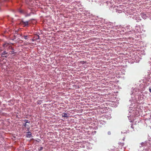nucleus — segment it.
Segmentation results:
<instances>
[{"label": "nucleus", "instance_id": "4", "mask_svg": "<svg viewBox=\"0 0 151 151\" xmlns=\"http://www.w3.org/2000/svg\"><path fill=\"white\" fill-rule=\"evenodd\" d=\"M9 45V44L7 42H4V44H3V46L4 47H6Z\"/></svg>", "mask_w": 151, "mask_h": 151}, {"label": "nucleus", "instance_id": "9", "mask_svg": "<svg viewBox=\"0 0 151 151\" xmlns=\"http://www.w3.org/2000/svg\"><path fill=\"white\" fill-rule=\"evenodd\" d=\"M27 124H26L25 123V124L24 125V126L25 127H26V128H27L28 127H27Z\"/></svg>", "mask_w": 151, "mask_h": 151}, {"label": "nucleus", "instance_id": "2", "mask_svg": "<svg viewBox=\"0 0 151 151\" xmlns=\"http://www.w3.org/2000/svg\"><path fill=\"white\" fill-rule=\"evenodd\" d=\"M27 133L28 134H26V137H30L32 136L31 133L30 132H29Z\"/></svg>", "mask_w": 151, "mask_h": 151}, {"label": "nucleus", "instance_id": "15", "mask_svg": "<svg viewBox=\"0 0 151 151\" xmlns=\"http://www.w3.org/2000/svg\"><path fill=\"white\" fill-rule=\"evenodd\" d=\"M4 54L5 53L6 54V53H5V52H4ZM2 55H4V54H2Z\"/></svg>", "mask_w": 151, "mask_h": 151}, {"label": "nucleus", "instance_id": "12", "mask_svg": "<svg viewBox=\"0 0 151 151\" xmlns=\"http://www.w3.org/2000/svg\"><path fill=\"white\" fill-rule=\"evenodd\" d=\"M4 1L5 2H7L9 1V0H4Z\"/></svg>", "mask_w": 151, "mask_h": 151}, {"label": "nucleus", "instance_id": "17", "mask_svg": "<svg viewBox=\"0 0 151 151\" xmlns=\"http://www.w3.org/2000/svg\"><path fill=\"white\" fill-rule=\"evenodd\" d=\"M32 41H34V40H33V39H32Z\"/></svg>", "mask_w": 151, "mask_h": 151}, {"label": "nucleus", "instance_id": "16", "mask_svg": "<svg viewBox=\"0 0 151 151\" xmlns=\"http://www.w3.org/2000/svg\"><path fill=\"white\" fill-rule=\"evenodd\" d=\"M20 12H22V11H20Z\"/></svg>", "mask_w": 151, "mask_h": 151}, {"label": "nucleus", "instance_id": "14", "mask_svg": "<svg viewBox=\"0 0 151 151\" xmlns=\"http://www.w3.org/2000/svg\"><path fill=\"white\" fill-rule=\"evenodd\" d=\"M131 127L133 129L134 128V127H133V125H132L131 126Z\"/></svg>", "mask_w": 151, "mask_h": 151}, {"label": "nucleus", "instance_id": "18", "mask_svg": "<svg viewBox=\"0 0 151 151\" xmlns=\"http://www.w3.org/2000/svg\"><path fill=\"white\" fill-rule=\"evenodd\" d=\"M42 147H41V150H42Z\"/></svg>", "mask_w": 151, "mask_h": 151}, {"label": "nucleus", "instance_id": "8", "mask_svg": "<svg viewBox=\"0 0 151 151\" xmlns=\"http://www.w3.org/2000/svg\"><path fill=\"white\" fill-rule=\"evenodd\" d=\"M25 122L26 124L27 123H29V122H28V120H25Z\"/></svg>", "mask_w": 151, "mask_h": 151}, {"label": "nucleus", "instance_id": "5", "mask_svg": "<svg viewBox=\"0 0 151 151\" xmlns=\"http://www.w3.org/2000/svg\"><path fill=\"white\" fill-rule=\"evenodd\" d=\"M10 102H12V104H9L10 105H13L14 104V102H13V100H11L10 101Z\"/></svg>", "mask_w": 151, "mask_h": 151}, {"label": "nucleus", "instance_id": "7", "mask_svg": "<svg viewBox=\"0 0 151 151\" xmlns=\"http://www.w3.org/2000/svg\"><path fill=\"white\" fill-rule=\"evenodd\" d=\"M40 37L39 35H37L36 36V39H39Z\"/></svg>", "mask_w": 151, "mask_h": 151}, {"label": "nucleus", "instance_id": "11", "mask_svg": "<svg viewBox=\"0 0 151 151\" xmlns=\"http://www.w3.org/2000/svg\"><path fill=\"white\" fill-rule=\"evenodd\" d=\"M81 63H82V64H84V63H86V62H84V61H82V62H81Z\"/></svg>", "mask_w": 151, "mask_h": 151}, {"label": "nucleus", "instance_id": "10", "mask_svg": "<svg viewBox=\"0 0 151 151\" xmlns=\"http://www.w3.org/2000/svg\"><path fill=\"white\" fill-rule=\"evenodd\" d=\"M149 90L150 93H151V88H149Z\"/></svg>", "mask_w": 151, "mask_h": 151}, {"label": "nucleus", "instance_id": "13", "mask_svg": "<svg viewBox=\"0 0 151 151\" xmlns=\"http://www.w3.org/2000/svg\"><path fill=\"white\" fill-rule=\"evenodd\" d=\"M20 36H22V37H23V35H22V34H21L20 35Z\"/></svg>", "mask_w": 151, "mask_h": 151}, {"label": "nucleus", "instance_id": "6", "mask_svg": "<svg viewBox=\"0 0 151 151\" xmlns=\"http://www.w3.org/2000/svg\"><path fill=\"white\" fill-rule=\"evenodd\" d=\"M23 37H24V38L25 40H27L28 39V36L27 35H23Z\"/></svg>", "mask_w": 151, "mask_h": 151}, {"label": "nucleus", "instance_id": "3", "mask_svg": "<svg viewBox=\"0 0 151 151\" xmlns=\"http://www.w3.org/2000/svg\"><path fill=\"white\" fill-rule=\"evenodd\" d=\"M63 117H68L67 114L65 113H63L62 115Z\"/></svg>", "mask_w": 151, "mask_h": 151}, {"label": "nucleus", "instance_id": "1", "mask_svg": "<svg viewBox=\"0 0 151 151\" xmlns=\"http://www.w3.org/2000/svg\"><path fill=\"white\" fill-rule=\"evenodd\" d=\"M29 22V21H22L20 22L21 24L23 25L24 27L27 26L28 25Z\"/></svg>", "mask_w": 151, "mask_h": 151}]
</instances>
